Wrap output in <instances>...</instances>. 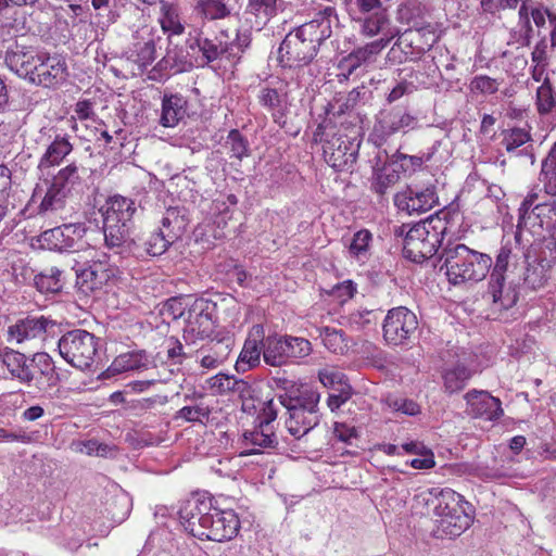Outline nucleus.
Listing matches in <instances>:
<instances>
[{
    "instance_id": "nucleus-50",
    "label": "nucleus",
    "mask_w": 556,
    "mask_h": 556,
    "mask_svg": "<svg viewBox=\"0 0 556 556\" xmlns=\"http://www.w3.org/2000/svg\"><path fill=\"white\" fill-rule=\"evenodd\" d=\"M286 340L287 359L303 358L312 353V344L308 340L298 337H283Z\"/></svg>"
},
{
    "instance_id": "nucleus-16",
    "label": "nucleus",
    "mask_w": 556,
    "mask_h": 556,
    "mask_svg": "<svg viewBox=\"0 0 556 556\" xmlns=\"http://www.w3.org/2000/svg\"><path fill=\"white\" fill-rule=\"evenodd\" d=\"M184 339L195 343L198 340L208 338L214 329L212 306L204 299H195L187 308L185 317Z\"/></svg>"
},
{
    "instance_id": "nucleus-42",
    "label": "nucleus",
    "mask_w": 556,
    "mask_h": 556,
    "mask_svg": "<svg viewBox=\"0 0 556 556\" xmlns=\"http://www.w3.org/2000/svg\"><path fill=\"white\" fill-rule=\"evenodd\" d=\"M211 412V407L204 401H193L191 404L181 407L177 412V417L188 422L205 424Z\"/></svg>"
},
{
    "instance_id": "nucleus-25",
    "label": "nucleus",
    "mask_w": 556,
    "mask_h": 556,
    "mask_svg": "<svg viewBox=\"0 0 556 556\" xmlns=\"http://www.w3.org/2000/svg\"><path fill=\"white\" fill-rule=\"evenodd\" d=\"M41 52L31 47L16 45L7 52L5 63L17 76L31 83Z\"/></svg>"
},
{
    "instance_id": "nucleus-27",
    "label": "nucleus",
    "mask_w": 556,
    "mask_h": 556,
    "mask_svg": "<svg viewBox=\"0 0 556 556\" xmlns=\"http://www.w3.org/2000/svg\"><path fill=\"white\" fill-rule=\"evenodd\" d=\"M417 119L406 111L394 109L381 112L375 125V134L386 139L396 132H406L414 129Z\"/></svg>"
},
{
    "instance_id": "nucleus-47",
    "label": "nucleus",
    "mask_w": 556,
    "mask_h": 556,
    "mask_svg": "<svg viewBox=\"0 0 556 556\" xmlns=\"http://www.w3.org/2000/svg\"><path fill=\"white\" fill-rule=\"evenodd\" d=\"M278 0H248L247 11L260 20L261 24H266L277 14Z\"/></svg>"
},
{
    "instance_id": "nucleus-19",
    "label": "nucleus",
    "mask_w": 556,
    "mask_h": 556,
    "mask_svg": "<svg viewBox=\"0 0 556 556\" xmlns=\"http://www.w3.org/2000/svg\"><path fill=\"white\" fill-rule=\"evenodd\" d=\"M161 39L155 26L142 25L134 34L129 59L140 67H146L156 58V43Z\"/></svg>"
},
{
    "instance_id": "nucleus-34",
    "label": "nucleus",
    "mask_w": 556,
    "mask_h": 556,
    "mask_svg": "<svg viewBox=\"0 0 556 556\" xmlns=\"http://www.w3.org/2000/svg\"><path fill=\"white\" fill-rule=\"evenodd\" d=\"M358 24V31L364 37H375L382 35L381 37L392 36L393 34L388 30L391 21L387 13V10H378L377 12L363 14L355 20Z\"/></svg>"
},
{
    "instance_id": "nucleus-62",
    "label": "nucleus",
    "mask_w": 556,
    "mask_h": 556,
    "mask_svg": "<svg viewBox=\"0 0 556 556\" xmlns=\"http://www.w3.org/2000/svg\"><path fill=\"white\" fill-rule=\"evenodd\" d=\"M11 186V170L5 165H0V203H8Z\"/></svg>"
},
{
    "instance_id": "nucleus-37",
    "label": "nucleus",
    "mask_w": 556,
    "mask_h": 556,
    "mask_svg": "<svg viewBox=\"0 0 556 556\" xmlns=\"http://www.w3.org/2000/svg\"><path fill=\"white\" fill-rule=\"evenodd\" d=\"M531 141V135L529 131L522 128H511L508 130H505L503 132V139L502 144L505 148V150L508 153H516L517 155H528L530 157V163H534V156L529 151V148L531 146H527L522 148L521 150H518L519 148L523 147L528 142Z\"/></svg>"
},
{
    "instance_id": "nucleus-64",
    "label": "nucleus",
    "mask_w": 556,
    "mask_h": 556,
    "mask_svg": "<svg viewBox=\"0 0 556 556\" xmlns=\"http://www.w3.org/2000/svg\"><path fill=\"white\" fill-rule=\"evenodd\" d=\"M167 357L174 361L175 364H181L186 357L181 342L175 338L168 340Z\"/></svg>"
},
{
    "instance_id": "nucleus-2",
    "label": "nucleus",
    "mask_w": 556,
    "mask_h": 556,
    "mask_svg": "<svg viewBox=\"0 0 556 556\" xmlns=\"http://www.w3.org/2000/svg\"><path fill=\"white\" fill-rule=\"evenodd\" d=\"M287 409L286 428L295 439H301L320 421V393L309 387L300 386L279 396Z\"/></svg>"
},
{
    "instance_id": "nucleus-35",
    "label": "nucleus",
    "mask_w": 556,
    "mask_h": 556,
    "mask_svg": "<svg viewBox=\"0 0 556 556\" xmlns=\"http://www.w3.org/2000/svg\"><path fill=\"white\" fill-rule=\"evenodd\" d=\"M235 9V0H197L194 4V12L206 21L225 20Z\"/></svg>"
},
{
    "instance_id": "nucleus-28",
    "label": "nucleus",
    "mask_w": 556,
    "mask_h": 556,
    "mask_svg": "<svg viewBox=\"0 0 556 556\" xmlns=\"http://www.w3.org/2000/svg\"><path fill=\"white\" fill-rule=\"evenodd\" d=\"M91 254V252L89 253ZM93 264L77 273L76 285L78 290L88 295L91 292L102 289L111 277L115 275V268H106L103 261L96 255H90Z\"/></svg>"
},
{
    "instance_id": "nucleus-53",
    "label": "nucleus",
    "mask_w": 556,
    "mask_h": 556,
    "mask_svg": "<svg viewBox=\"0 0 556 556\" xmlns=\"http://www.w3.org/2000/svg\"><path fill=\"white\" fill-rule=\"evenodd\" d=\"M226 146L229 148L231 157L241 160L248 155V142L237 129L228 134Z\"/></svg>"
},
{
    "instance_id": "nucleus-15",
    "label": "nucleus",
    "mask_w": 556,
    "mask_h": 556,
    "mask_svg": "<svg viewBox=\"0 0 556 556\" xmlns=\"http://www.w3.org/2000/svg\"><path fill=\"white\" fill-rule=\"evenodd\" d=\"M418 328L416 315L404 306L390 309L383 320V338L388 344H404Z\"/></svg>"
},
{
    "instance_id": "nucleus-44",
    "label": "nucleus",
    "mask_w": 556,
    "mask_h": 556,
    "mask_svg": "<svg viewBox=\"0 0 556 556\" xmlns=\"http://www.w3.org/2000/svg\"><path fill=\"white\" fill-rule=\"evenodd\" d=\"M418 33H414L413 30H407L402 34L394 46L391 49V53H396V51H401L404 54V60H418L424 53H417V47L419 42L417 40Z\"/></svg>"
},
{
    "instance_id": "nucleus-1",
    "label": "nucleus",
    "mask_w": 556,
    "mask_h": 556,
    "mask_svg": "<svg viewBox=\"0 0 556 556\" xmlns=\"http://www.w3.org/2000/svg\"><path fill=\"white\" fill-rule=\"evenodd\" d=\"M336 16L333 7H325L316 17L290 31L281 42L278 59L285 67H301L316 56L318 47L331 35V17Z\"/></svg>"
},
{
    "instance_id": "nucleus-43",
    "label": "nucleus",
    "mask_w": 556,
    "mask_h": 556,
    "mask_svg": "<svg viewBox=\"0 0 556 556\" xmlns=\"http://www.w3.org/2000/svg\"><path fill=\"white\" fill-rule=\"evenodd\" d=\"M62 271L55 267L35 276L34 283L41 293H55L62 289Z\"/></svg>"
},
{
    "instance_id": "nucleus-61",
    "label": "nucleus",
    "mask_w": 556,
    "mask_h": 556,
    "mask_svg": "<svg viewBox=\"0 0 556 556\" xmlns=\"http://www.w3.org/2000/svg\"><path fill=\"white\" fill-rule=\"evenodd\" d=\"M540 180L544 184L546 193L556 194V166L542 164Z\"/></svg>"
},
{
    "instance_id": "nucleus-39",
    "label": "nucleus",
    "mask_w": 556,
    "mask_h": 556,
    "mask_svg": "<svg viewBox=\"0 0 556 556\" xmlns=\"http://www.w3.org/2000/svg\"><path fill=\"white\" fill-rule=\"evenodd\" d=\"M167 39L168 46L162 60V62L165 64V67L169 66L175 68L177 72H181L187 66L194 65L193 55H191L190 49L188 48V39L186 40L185 46L181 47L174 45L172 38Z\"/></svg>"
},
{
    "instance_id": "nucleus-3",
    "label": "nucleus",
    "mask_w": 556,
    "mask_h": 556,
    "mask_svg": "<svg viewBox=\"0 0 556 556\" xmlns=\"http://www.w3.org/2000/svg\"><path fill=\"white\" fill-rule=\"evenodd\" d=\"M37 182L31 200L38 202L40 214H52L62 211L71 195L72 189L80 184L76 164L72 163L56 173H37Z\"/></svg>"
},
{
    "instance_id": "nucleus-8",
    "label": "nucleus",
    "mask_w": 556,
    "mask_h": 556,
    "mask_svg": "<svg viewBox=\"0 0 556 556\" xmlns=\"http://www.w3.org/2000/svg\"><path fill=\"white\" fill-rule=\"evenodd\" d=\"M101 211L105 245L111 250L122 249L128 240L130 223L137 211L135 202L122 195H113Z\"/></svg>"
},
{
    "instance_id": "nucleus-48",
    "label": "nucleus",
    "mask_w": 556,
    "mask_h": 556,
    "mask_svg": "<svg viewBox=\"0 0 556 556\" xmlns=\"http://www.w3.org/2000/svg\"><path fill=\"white\" fill-rule=\"evenodd\" d=\"M172 244V241L163 233V229H157L143 240L142 247L148 255L159 256L165 253Z\"/></svg>"
},
{
    "instance_id": "nucleus-60",
    "label": "nucleus",
    "mask_w": 556,
    "mask_h": 556,
    "mask_svg": "<svg viewBox=\"0 0 556 556\" xmlns=\"http://www.w3.org/2000/svg\"><path fill=\"white\" fill-rule=\"evenodd\" d=\"M356 292V286L351 280H345L332 287L330 295L336 298L340 303H344L353 298Z\"/></svg>"
},
{
    "instance_id": "nucleus-54",
    "label": "nucleus",
    "mask_w": 556,
    "mask_h": 556,
    "mask_svg": "<svg viewBox=\"0 0 556 556\" xmlns=\"http://www.w3.org/2000/svg\"><path fill=\"white\" fill-rule=\"evenodd\" d=\"M414 33H418L417 40L419 46L417 47V53H425L428 51L439 39V36L431 25H426L418 29H414Z\"/></svg>"
},
{
    "instance_id": "nucleus-7",
    "label": "nucleus",
    "mask_w": 556,
    "mask_h": 556,
    "mask_svg": "<svg viewBox=\"0 0 556 556\" xmlns=\"http://www.w3.org/2000/svg\"><path fill=\"white\" fill-rule=\"evenodd\" d=\"M324 129L320 141H324V157L328 165L337 170H350L356 162L359 142L357 129H350L349 134L336 129L334 126L319 125L315 132V140Z\"/></svg>"
},
{
    "instance_id": "nucleus-12",
    "label": "nucleus",
    "mask_w": 556,
    "mask_h": 556,
    "mask_svg": "<svg viewBox=\"0 0 556 556\" xmlns=\"http://www.w3.org/2000/svg\"><path fill=\"white\" fill-rule=\"evenodd\" d=\"M97 231L88 232L84 224H67L42 233V240L50 249L70 252H88L91 250L90 237Z\"/></svg>"
},
{
    "instance_id": "nucleus-55",
    "label": "nucleus",
    "mask_w": 556,
    "mask_h": 556,
    "mask_svg": "<svg viewBox=\"0 0 556 556\" xmlns=\"http://www.w3.org/2000/svg\"><path fill=\"white\" fill-rule=\"evenodd\" d=\"M388 405L394 412H401L408 416H415L420 413V406L415 401L404 397H389Z\"/></svg>"
},
{
    "instance_id": "nucleus-24",
    "label": "nucleus",
    "mask_w": 556,
    "mask_h": 556,
    "mask_svg": "<svg viewBox=\"0 0 556 556\" xmlns=\"http://www.w3.org/2000/svg\"><path fill=\"white\" fill-rule=\"evenodd\" d=\"M283 80L270 81L261 87L257 99L260 104L267 110L275 121L281 118L289 105V88Z\"/></svg>"
},
{
    "instance_id": "nucleus-6",
    "label": "nucleus",
    "mask_w": 556,
    "mask_h": 556,
    "mask_svg": "<svg viewBox=\"0 0 556 556\" xmlns=\"http://www.w3.org/2000/svg\"><path fill=\"white\" fill-rule=\"evenodd\" d=\"M429 494L433 496V514L437 517L438 532L458 536L470 527L472 517L466 509L468 503L460 494L448 488H432Z\"/></svg>"
},
{
    "instance_id": "nucleus-41",
    "label": "nucleus",
    "mask_w": 556,
    "mask_h": 556,
    "mask_svg": "<svg viewBox=\"0 0 556 556\" xmlns=\"http://www.w3.org/2000/svg\"><path fill=\"white\" fill-rule=\"evenodd\" d=\"M471 370L463 365H457L453 368L445 370L443 375L445 392L453 394L462 391L469 381V379L471 378Z\"/></svg>"
},
{
    "instance_id": "nucleus-32",
    "label": "nucleus",
    "mask_w": 556,
    "mask_h": 556,
    "mask_svg": "<svg viewBox=\"0 0 556 556\" xmlns=\"http://www.w3.org/2000/svg\"><path fill=\"white\" fill-rule=\"evenodd\" d=\"M152 361L143 351L128 352L114 358L106 369V377L126 371H142L150 367Z\"/></svg>"
},
{
    "instance_id": "nucleus-23",
    "label": "nucleus",
    "mask_w": 556,
    "mask_h": 556,
    "mask_svg": "<svg viewBox=\"0 0 556 556\" xmlns=\"http://www.w3.org/2000/svg\"><path fill=\"white\" fill-rule=\"evenodd\" d=\"M438 203V195L433 186L425 189L407 188L394 197V204L408 214H420L431 210Z\"/></svg>"
},
{
    "instance_id": "nucleus-40",
    "label": "nucleus",
    "mask_w": 556,
    "mask_h": 556,
    "mask_svg": "<svg viewBox=\"0 0 556 556\" xmlns=\"http://www.w3.org/2000/svg\"><path fill=\"white\" fill-rule=\"evenodd\" d=\"M161 223L162 227L160 229H163V233L172 243L185 233L188 226L185 214L177 207L167 208Z\"/></svg>"
},
{
    "instance_id": "nucleus-30",
    "label": "nucleus",
    "mask_w": 556,
    "mask_h": 556,
    "mask_svg": "<svg viewBox=\"0 0 556 556\" xmlns=\"http://www.w3.org/2000/svg\"><path fill=\"white\" fill-rule=\"evenodd\" d=\"M159 23L167 38L181 36L186 29L181 8L170 1H160Z\"/></svg>"
},
{
    "instance_id": "nucleus-26",
    "label": "nucleus",
    "mask_w": 556,
    "mask_h": 556,
    "mask_svg": "<svg viewBox=\"0 0 556 556\" xmlns=\"http://www.w3.org/2000/svg\"><path fill=\"white\" fill-rule=\"evenodd\" d=\"M54 325L53 320L45 316L26 317L8 328V340L21 344L26 341L41 339L47 330L53 328Z\"/></svg>"
},
{
    "instance_id": "nucleus-17",
    "label": "nucleus",
    "mask_w": 556,
    "mask_h": 556,
    "mask_svg": "<svg viewBox=\"0 0 556 556\" xmlns=\"http://www.w3.org/2000/svg\"><path fill=\"white\" fill-rule=\"evenodd\" d=\"M31 84L52 88L61 85L67 76L65 59L56 53L42 51Z\"/></svg>"
},
{
    "instance_id": "nucleus-31",
    "label": "nucleus",
    "mask_w": 556,
    "mask_h": 556,
    "mask_svg": "<svg viewBox=\"0 0 556 556\" xmlns=\"http://www.w3.org/2000/svg\"><path fill=\"white\" fill-rule=\"evenodd\" d=\"M392 36H384L366 43L353 50L345 59L344 63L349 68V74H352L357 67L364 63L371 62L376 56L390 43Z\"/></svg>"
},
{
    "instance_id": "nucleus-52",
    "label": "nucleus",
    "mask_w": 556,
    "mask_h": 556,
    "mask_svg": "<svg viewBox=\"0 0 556 556\" xmlns=\"http://www.w3.org/2000/svg\"><path fill=\"white\" fill-rule=\"evenodd\" d=\"M536 200H538V193H535V192H530L525 198V200L522 201L520 208H519L521 218H525L529 214V212H532L538 217H540L546 210L549 212L555 211V208L551 204L536 203Z\"/></svg>"
},
{
    "instance_id": "nucleus-9",
    "label": "nucleus",
    "mask_w": 556,
    "mask_h": 556,
    "mask_svg": "<svg viewBox=\"0 0 556 556\" xmlns=\"http://www.w3.org/2000/svg\"><path fill=\"white\" fill-rule=\"evenodd\" d=\"M3 364L7 366L10 374L18 379V381L28 386H36L42 389L41 379L53 378L54 368L52 359L46 353H36L28 362L26 356L13 350H7L3 353Z\"/></svg>"
},
{
    "instance_id": "nucleus-33",
    "label": "nucleus",
    "mask_w": 556,
    "mask_h": 556,
    "mask_svg": "<svg viewBox=\"0 0 556 556\" xmlns=\"http://www.w3.org/2000/svg\"><path fill=\"white\" fill-rule=\"evenodd\" d=\"M187 100L179 93H165L162 99L160 124L175 127L187 114Z\"/></svg>"
},
{
    "instance_id": "nucleus-20",
    "label": "nucleus",
    "mask_w": 556,
    "mask_h": 556,
    "mask_svg": "<svg viewBox=\"0 0 556 556\" xmlns=\"http://www.w3.org/2000/svg\"><path fill=\"white\" fill-rule=\"evenodd\" d=\"M546 18L556 27V14L533 0H523L518 11V27L526 39L533 36L535 26L538 29L545 27Z\"/></svg>"
},
{
    "instance_id": "nucleus-56",
    "label": "nucleus",
    "mask_w": 556,
    "mask_h": 556,
    "mask_svg": "<svg viewBox=\"0 0 556 556\" xmlns=\"http://www.w3.org/2000/svg\"><path fill=\"white\" fill-rule=\"evenodd\" d=\"M370 240L371 233L368 230L357 231L350 243V253L357 257L366 254Z\"/></svg>"
},
{
    "instance_id": "nucleus-29",
    "label": "nucleus",
    "mask_w": 556,
    "mask_h": 556,
    "mask_svg": "<svg viewBox=\"0 0 556 556\" xmlns=\"http://www.w3.org/2000/svg\"><path fill=\"white\" fill-rule=\"evenodd\" d=\"M263 326L254 325L236 362L235 367L238 372H245L260 364L261 355H263Z\"/></svg>"
},
{
    "instance_id": "nucleus-10",
    "label": "nucleus",
    "mask_w": 556,
    "mask_h": 556,
    "mask_svg": "<svg viewBox=\"0 0 556 556\" xmlns=\"http://www.w3.org/2000/svg\"><path fill=\"white\" fill-rule=\"evenodd\" d=\"M60 355L73 367L85 370L93 364L98 339L87 330L75 329L63 334L59 340Z\"/></svg>"
},
{
    "instance_id": "nucleus-36",
    "label": "nucleus",
    "mask_w": 556,
    "mask_h": 556,
    "mask_svg": "<svg viewBox=\"0 0 556 556\" xmlns=\"http://www.w3.org/2000/svg\"><path fill=\"white\" fill-rule=\"evenodd\" d=\"M243 438L247 444L254 446L249 454L260 453L262 448H273L278 443L274 426L268 422H257L253 430L244 432Z\"/></svg>"
},
{
    "instance_id": "nucleus-63",
    "label": "nucleus",
    "mask_w": 556,
    "mask_h": 556,
    "mask_svg": "<svg viewBox=\"0 0 556 556\" xmlns=\"http://www.w3.org/2000/svg\"><path fill=\"white\" fill-rule=\"evenodd\" d=\"M230 352L229 345L222 341H217L212 343L208 348L202 349L201 353H205L206 355L216 356L217 362L220 364L227 358Z\"/></svg>"
},
{
    "instance_id": "nucleus-46",
    "label": "nucleus",
    "mask_w": 556,
    "mask_h": 556,
    "mask_svg": "<svg viewBox=\"0 0 556 556\" xmlns=\"http://www.w3.org/2000/svg\"><path fill=\"white\" fill-rule=\"evenodd\" d=\"M319 336L327 350L336 354H343L348 351V342L341 330L325 327L319 330Z\"/></svg>"
},
{
    "instance_id": "nucleus-22",
    "label": "nucleus",
    "mask_w": 556,
    "mask_h": 556,
    "mask_svg": "<svg viewBox=\"0 0 556 556\" xmlns=\"http://www.w3.org/2000/svg\"><path fill=\"white\" fill-rule=\"evenodd\" d=\"M464 397L468 414L475 418L496 421L504 415L501 400L492 396L488 391L470 390Z\"/></svg>"
},
{
    "instance_id": "nucleus-5",
    "label": "nucleus",
    "mask_w": 556,
    "mask_h": 556,
    "mask_svg": "<svg viewBox=\"0 0 556 556\" xmlns=\"http://www.w3.org/2000/svg\"><path fill=\"white\" fill-rule=\"evenodd\" d=\"M450 212H440L435 217L415 224L404 238L403 254L406 258L421 263L435 254L442 237L448 231Z\"/></svg>"
},
{
    "instance_id": "nucleus-58",
    "label": "nucleus",
    "mask_w": 556,
    "mask_h": 556,
    "mask_svg": "<svg viewBox=\"0 0 556 556\" xmlns=\"http://www.w3.org/2000/svg\"><path fill=\"white\" fill-rule=\"evenodd\" d=\"M520 0H481L483 13L495 15L502 11L515 9Z\"/></svg>"
},
{
    "instance_id": "nucleus-13",
    "label": "nucleus",
    "mask_w": 556,
    "mask_h": 556,
    "mask_svg": "<svg viewBox=\"0 0 556 556\" xmlns=\"http://www.w3.org/2000/svg\"><path fill=\"white\" fill-rule=\"evenodd\" d=\"M40 142L45 151L38 161L37 173H55V167L72 152L73 146L67 135L59 134L54 128L41 129Z\"/></svg>"
},
{
    "instance_id": "nucleus-18",
    "label": "nucleus",
    "mask_w": 556,
    "mask_h": 556,
    "mask_svg": "<svg viewBox=\"0 0 556 556\" xmlns=\"http://www.w3.org/2000/svg\"><path fill=\"white\" fill-rule=\"evenodd\" d=\"M513 253L508 248H502L496 256L495 265L490 277V292L493 302L500 304L504 308H508L516 302V294L510 291H504L505 273L509 264H513Z\"/></svg>"
},
{
    "instance_id": "nucleus-57",
    "label": "nucleus",
    "mask_w": 556,
    "mask_h": 556,
    "mask_svg": "<svg viewBox=\"0 0 556 556\" xmlns=\"http://www.w3.org/2000/svg\"><path fill=\"white\" fill-rule=\"evenodd\" d=\"M333 435L337 440L351 445L353 440L358 438V430L353 425L336 421L333 424Z\"/></svg>"
},
{
    "instance_id": "nucleus-51",
    "label": "nucleus",
    "mask_w": 556,
    "mask_h": 556,
    "mask_svg": "<svg viewBox=\"0 0 556 556\" xmlns=\"http://www.w3.org/2000/svg\"><path fill=\"white\" fill-rule=\"evenodd\" d=\"M500 85L501 83L496 78L486 75H477L471 79L469 88L472 92L489 96L497 92Z\"/></svg>"
},
{
    "instance_id": "nucleus-38",
    "label": "nucleus",
    "mask_w": 556,
    "mask_h": 556,
    "mask_svg": "<svg viewBox=\"0 0 556 556\" xmlns=\"http://www.w3.org/2000/svg\"><path fill=\"white\" fill-rule=\"evenodd\" d=\"M286 340L282 336L273 334L263 339L264 362L274 367L287 364Z\"/></svg>"
},
{
    "instance_id": "nucleus-59",
    "label": "nucleus",
    "mask_w": 556,
    "mask_h": 556,
    "mask_svg": "<svg viewBox=\"0 0 556 556\" xmlns=\"http://www.w3.org/2000/svg\"><path fill=\"white\" fill-rule=\"evenodd\" d=\"M344 375L331 366H326L318 371V379L326 388H332L343 382Z\"/></svg>"
},
{
    "instance_id": "nucleus-4",
    "label": "nucleus",
    "mask_w": 556,
    "mask_h": 556,
    "mask_svg": "<svg viewBox=\"0 0 556 556\" xmlns=\"http://www.w3.org/2000/svg\"><path fill=\"white\" fill-rule=\"evenodd\" d=\"M441 258L447 279L453 285L483 280L493 263L489 254L458 242H447L443 248Z\"/></svg>"
},
{
    "instance_id": "nucleus-21",
    "label": "nucleus",
    "mask_w": 556,
    "mask_h": 556,
    "mask_svg": "<svg viewBox=\"0 0 556 556\" xmlns=\"http://www.w3.org/2000/svg\"><path fill=\"white\" fill-rule=\"evenodd\" d=\"M203 528V540L223 542L232 539L239 531V519L231 510H219L215 507Z\"/></svg>"
},
{
    "instance_id": "nucleus-14",
    "label": "nucleus",
    "mask_w": 556,
    "mask_h": 556,
    "mask_svg": "<svg viewBox=\"0 0 556 556\" xmlns=\"http://www.w3.org/2000/svg\"><path fill=\"white\" fill-rule=\"evenodd\" d=\"M215 507L206 494L197 493L188 498L179 509V518L185 530L194 538L203 540V528Z\"/></svg>"
},
{
    "instance_id": "nucleus-11",
    "label": "nucleus",
    "mask_w": 556,
    "mask_h": 556,
    "mask_svg": "<svg viewBox=\"0 0 556 556\" xmlns=\"http://www.w3.org/2000/svg\"><path fill=\"white\" fill-rule=\"evenodd\" d=\"M233 46V40L226 30H220L213 38L204 36L202 29H193L188 35V48L194 64L204 66L222 58Z\"/></svg>"
},
{
    "instance_id": "nucleus-49",
    "label": "nucleus",
    "mask_w": 556,
    "mask_h": 556,
    "mask_svg": "<svg viewBox=\"0 0 556 556\" xmlns=\"http://www.w3.org/2000/svg\"><path fill=\"white\" fill-rule=\"evenodd\" d=\"M556 105V99L548 81L544 78L543 84L536 90V108L540 114H548Z\"/></svg>"
},
{
    "instance_id": "nucleus-45",
    "label": "nucleus",
    "mask_w": 556,
    "mask_h": 556,
    "mask_svg": "<svg viewBox=\"0 0 556 556\" xmlns=\"http://www.w3.org/2000/svg\"><path fill=\"white\" fill-rule=\"evenodd\" d=\"M210 386L215 392L220 394L229 392L242 393L248 388L245 381L223 374L211 378Z\"/></svg>"
}]
</instances>
